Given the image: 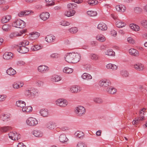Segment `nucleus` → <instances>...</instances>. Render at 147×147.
Returning <instances> with one entry per match:
<instances>
[{
    "mask_svg": "<svg viewBox=\"0 0 147 147\" xmlns=\"http://www.w3.org/2000/svg\"><path fill=\"white\" fill-rule=\"evenodd\" d=\"M26 24V23L23 21L18 19L13 21L12 26L16 27L22 28L25 27Z\"/></svg>",
    "mask_w": 147,
    "mask_h": 147,
    "instance_id": "obj_1",
    "label": "nucleus"
},
{
    "mask_svg": "<svg viewBox=\"0 0 147 147\" xmlns=\"http://www.w3.org/2000/svg\"><path fill=\"white\" fill-rule=\"evenodd\" d=\"M86 109L82 106H79L76 107L74 112L78 116H81L84 115L86 113Z\"/></svg>",
    "mask_w": 147,
    "mask_h": 147,
    "instance_id": "obj_2",
    "label": "nucleus"
},
{
    "mask_svg": "<svg viewBox=\"0 0 147 147\" xmlns=\"http://www.w3.org/2000/svg\"><path fill=\"white\" fill-rule=\"evenodd\" d=\"M27 124L30 126H35L38 124L37 120L33 117H29L26 120Z\"/></svg>",
    "mask_w": 147,
    "mask_h": 147,
    "instance_id": "obj_3",
    "label": "nucleus"
},
{
    "mask_svg": "<svg viewBox=\"0 0 147 147\" xmlns=\"http://www.w3.org/2000/svg\"><path fill=\"white\" fill-rule=\"evenodd\" d=\"M8 135L9 138L13 140H18L21 138L20 135L16 132H10L9 133Z\"/></svg>",
    "mask_w": 147,
    "mask_h": 147,
    "instance_id": "obj_4",
    "label": "nucleus"
},
{
    "mask_svg": "<svg viewBox=\"0 0 147 147\" xmlns=\"http://www.w3.org/2000/svg\"><path fill=\"white\" fill-rule=\"evenodd\" d=\"M56 105L61 107H65L67 104V101L63 98H60L57 99L56 101Z\"/></svg>",
    "mask_w": 147,
    "mask_h": 147,
    "instance_id": "obj_5",
    "label": "nucleus"
},
{
    "mask_svg": "<svg viewBox=\"0 0 147 147\" xmlns=\"http://www.w3.org/2000/svg\"><path fill=\"white\" fill-rule=\"evenodd\" d=\"M69 89L70 92L72 93H77L82 90V88L79 86L74 85L70 87Z\"/></svg>",
    "mask_w": 147,
    "mask_h": 147,
    "instance_id": "obj_6",
    "label": "nucleus"
},
{
    "mask_svg": "<svg viewBox=\"0 0 147 147\" xmlns=\"http://www.w3.org/2000/svg\"><path fill=\"white\" fill-rule=\"evenodd\" d=\"M25 31L24 30H22L19 32H13L11 33L9 35V37L11 38H13L21 36L23 33H25Z\"/></svg>",
    "mask_w": 147,
    "mask_h": 147,
    "instance_id": "obj_7",
    "label": "nucleus"
},
{
    "mask_svg": "<svg viewBox=\"0 0 147 147\" xmlns=\"http://www.w3.org/2000/svg\"><path fill=\"white\" fill-rule=\"evenodd\" d=\"M99 85L103 87H107L111 85V82L109 80L106 79L100 80L99 82Z\"/></svg>",
    "mask_w": 147,
    "mask_h": 147,
    "instance_id": "obj_8",
    "label": "nucleus"
},
{
    "mask_svg": "<svg viewBox=\"0 0 147 147\" xmlns=\"http://www.w3.org/2000/svg\"><path fill=\"white\" fill-rule=\"evenodd\" d=\"M57 126L56 123L52 121L49 122L46 125V127L48 129L50 130L53 129Z\"/></svg>",
    "mask_w": 147,
    "mask_h": 147,
    "instance_id": "obj_9",
    "label": "nucleus"
},
{
    "mask_svg": "<svg viewBox=\"0 0 147 147\" xmlns=\"http://www.w3.org/2000/svg\"><path fill=\"white\" fill-rule=\"evenodd\" d=\"M73 57L72 53H70L66 55L65 59L68 63H74Z\"/></svg>",
    "mask_w": 147,
    "mask_h": 147,
    "instance_id": "obj_10",
    "label": "nucleus"
},
{
    "mask_svg": "<svg viewBox=\"0 0 147 147\" xmlns=\"http://www.w3.org/2000/svg\"><path fill=\"white\" fill-rule=\"evenodd\" d=\"M74 63H76L78 62L81 59V55L80 54L77 53L72 52Z\"/></svg>",
    "mask_w": 147,
    "mask_h": 147,
    "instance_id": "obj_11",
    "label": "nucleus"
},
{
    "mask_svg": "<svg viewBox=\"0 0 147 147\" xmlns=\"http://www.w3.org/2000/svg\"><path fill=\"white\" fill-rule=\"evenodd\" d=\"M3 57L5 60H9L13 58V54L10 52H5L4 54Z\"/></svg>",
    "mask_w": 147,
    "mask_h": 147,
    "instance_id": "obj_12",
    "label": "nucleus"
},
{
    "mask_svg": "<svg viewBox=\"0 0 147 147\" xmlns=\"http://www.w3.org/2000/svg\"><path fill=\"white\" fill-rule=\"evenodd\" d=\"M39 36L40 34L36 32H31L29 34L30 39L32 40L37 39Z\"/></svg>",
    "mask_w": 147,
    "mask_h": 147,
    "instance_id": "obj_13",
    "label": "nucleus"
},
{
    "mask_svg": "<svg viewBox=\"0 0 147 147\" xmlns=\"http://www.w3.org/2000/svg\"><path fill=\"white\" fill-rule=\"evenodd\" d=\"M40 18L45 21L47 20L49 17L50 14L48 12H42L40 15Z\"/></svg>",
    "mask_w": 147,
    "mask_h": 147,
    "instance_id": "obj_14",
    "label": "nucleus"
},
{
    "mask_svg": "<svg viewBox=\"0 0 147 147\" xmlns=\"http://www.w3.org/2000/svg\"><path fill=\"white\" fill-rule=\"evenodd\" d=\"M55 39V37L52 34L47 35L45 38L46 41L48 43H51L54 42Z\"/></svg>",
    "mask_w": 147,
    "mask_h": 147,
    "instance_id": "obj_15",
    "label": "nucleus"
},
{
    "mask_svg": "<svg viewBox=\"0 0 147 147\" xmlns=\"http://www.w3.org/2000/svg\"><path fill=\"white\" fill-rule=\"evenodd\" d=\"M17 50L18 52L23 54L27 53L29 51L28 48L24 46L18 47Z\"/></svg>",
    "mask_w": 147,
    "mask_h": 147,
    "instance_id": "obj_16",
    "label": "nucleus"
},
{
    "mask_svg": "<svg viewBox=\"0 0 147 147\" xmlns=\"http://www.w3.org/2000/svg\"><path fill=\"white\" fill-rule=\"evenodd\" d=\"M98 28L102 31H105L107 30V25L102 22H100L98 25L97 26Z\"/></svg>",
    "mask_w": 147,
    "mask_h": 147,
    "instance_id": "obj_17",
    "label": "nucleus"
},
{
    "mask_svg": "<svg viewBox=\"0 0 147 147\" xmlns=\"http://www.w3.org/2000/svg\"><path fill=\"white\" fill-rule=\"evenodd\" d=\"M134 68L136 70L140 71H142L144 69V65L141 63H137L134 65Z\"/></svg>",
    "mask_w": 147,
    "mask_h": 147,
    "instance_id": "obj_18",
    "label": "nucleus"
},
{
    "mask_svg": "<svg viewBox=\"0 0 147 147\" xmlns=\"http://www.w3.org/2000/svg\"><path fill=\"white\" fill-rule=\"evenodd\" d=\"M10 116L7 114H3L0 117L1 120L4 122H6L10 120Z\"/></svg>",
    "mask_w": 147,
    "mask_h": 147,
    "instance_id": "obj_19",
    "label": "nucleus"
},
{
    "mask_svg": "<svg viewBox=\"0 0 147 147\" xmlns=\"http://www.w3.org/2000/svg\"><path fill=\"white\" fill-rule=\"evenodd\" d=\"M38 70L39 72L44 73L48 70V67L45 65H41L38 67Z\"/></svg>",
    "mask_w": 147,
    "mask_h": 147,
    "instance_id": "obj_20",
    "label": "nucleus"
},
{
    "mask_svg": "<svg viewBox=\"0 0 147 147\" xmlns=\"http://www.w3.org/2000/svg\"><path fill=\"white\" fill-rule=\"evenodd\" d=\"M116 10L118 11L124 12L125 11L126 8L125 6L122 4L117 5L116 6Z\"/></svg>",
    "mask_w": 147,
    "mask_h": 147,
    "instance_id": "obj_21",
    "label": "nucleus"
},
{
    "mask_svg": "<svg viewBox=\"0 0 147 147\" xmlns=\"http://www.w3.org/2000/svg\"><path fill=\"white\" fill-rule=\"evenodd\" d=\"M40 113L43 117H47L49 115V112L47 109H41L40 111Z\"/></svg>",
    "mask_w": 147,
    "mask_h": 147,
    "instance_id": "obj_22",
    "label": "nucleus"
},
{
    "mask_svg": "<svg viewBox=\"0 0 147 147\" xmlns=\"http://www.w3.org/2000/svg\"><path fill=\"white\" fill-rule=\"evenodd\" d=\"M130 54L134 56H138L139 55V52L138 51L134 49H131L129 50Z\"/></svg>",
    "mask_w": 147,
    "mask_h": 147,
    "instance_id": "obj_23",
    "label": "nucleus"
},
{
    "mask_svg": "<svg viewBox=\"0 0 147 147\" xmlns=\"http://www.w3.org/2000/svg\"><path fill=\"white\" fill-rule=\"evenodd\" d=\"M96 38L97 40L100 42H104L106 40L105 37L102 34H98L96 36Z\"/></svg>",
    "mask_w": 147,
    "mask_h": 147,
    "instance_id": "obj_24",
    "label": "nucleus"
},
{
    "mask_svg": "<svg viewBox=\"0 0 147 147\" xmlns=\"http://www.w3.org/2000/svg\"><path fill=\"white\" fill-rule=\"evenodd\" d=\"M59 140L62 143H64L67 142L68 140L65 134H62L59 136Z\"/></svg>",
    "mask_w": 147,
    "mask_h": 147,
    "instance_id": "obj_25",
    "label": "nucleus"
},
{
    "mask_svg": "<svg viewBox=\"0 0 147 147\" xmlns=\"http://www.w3.org/2000/svg\"><path fill=\"white\" fill-rule=\"evenodd\" d=\"M82 78L85 80H89L92 79V76L90 74L85 73H84L82 76Z\"/></svg>",
    "mask_w": 147,
    "mask_h": 147,
    "instance_id": "obj_26",
    "label": "nucleus"
},
{
    "mask_svg": "<svg viewBox=\"0 0 147 147\" xmlns=\"http://www.w3.org/2000/svg\"><path fill=\"white\" fill-rule=\"evenodd\" d=\"M32 134L36 137H42L43 135L42 133L40 131L34 130L32 132Z\"/></svg>",
    "mask_w": 147,
    "mask_h": 147,
    "instance_id": "obj_27",
    "label": "nucleus"
},
{
    "mask_svg": "<svg viewBox=\"0 0 147 147\" xmlns=\"http://www.w3.org/2000/svg\"><path fill=\"white\" fill-rule=\"evenodd\" d=\"M11 18L10 15H7L3 17L1 20V22L3 23H5L8 22Z\"/></svg>",
    "mask_w": 147,
    "mask_h": 147,
    "instance_id": "obj_28",
    "label": "nucleus"
},
{
    "mask_svg": "<svg viewBox=\"0 0 147 147\" xmlns=\"http://www.w3.org/2000/svg\"><path fill=\"white\" fill-rule=\"evenodd\" d=\"M106 67L108 69H111L112 70H115L117 69V66L111 63H109L106 65Z\"/></svg>",
    "mask_w": 147,
    "mask_h": 147,
    "instance_id": "obj_29",
    "label": "nucleus"
},
{
    "mask_svg": "<svg viewBox=\"0 0 147 147\" xmlns=\"http://www.w3.org/2000/svg\"><path fill=\"white\" fill-rule=\"evenodd\" d=\"M7 74L10 76H13L16 74V71L11 67L9 68L6 71Z\"/></svg>",
    "mask_w": 147,
    "mask_h": 147,
    "instance_id": "obj_30",
    "label": "nucleus"
},
{
    "mask_svg": "<svg viewBox=\"0 0 147 147\" xmlns=\"http://www.w3.org/2000/svg\"><path fill=\"white\" fill-rule=\"evenodd\" d=\"M16 105L18 107H25L26 105L25 102L22 100H19L16 101Z\"/></svg>",
    "mask_w": 147,
    "mask_h": 147,
    "instance_id": "obj_31",
    "label": "nucleus"
},
{
    "mask_svg": "<svg viewBox=\"0 0 147 147\" xmlns=\"http://www.w3.org/2000/svg\"><path fill=\"white\" fill-rule=\"evenodd\" d=\"M130 26L131 29L135 31H139L140 29L139 26L134 24H130Z\"/></svg>",
    "mask_w": 147,
    "mask_h": 147,
    "instance_id": "obj_32",
    "label": "nucleus"
},
{
    "mask_svg": "<svg viewBox=\"0 0 147 147\" xmlns=\"http://www.w3.org/2000/svg\"><path fill=\"white\" fill-rule=\"evenodd\" d=\"M107 92L111 94H113L117 92V90L113 87H110L107 89Z\"/></svg>",
    "mask_w": 147,
    "mask_h": 147,
    "instance_id": "obj_33",
    "label": "nucleus"
},
{
    "mask_svg": "<svg viewBox=\"0 0 147 147\" xmlns=\"http://www.w3.org/2000/svg\"><path fill=\"white\" fill-rule=\"evenodd\" d=\"M42 48V46L41 44L36 45L32 46L31 48V49L33 51H37Z\"/></svg>",
    "mask_w": 147,
    "mask_h": 147,
    "instance_id": "obj_34",
    "label": "nucleus"
},
{
    "mask_svg": "<svg viewBox=\"0 0 147 147\" xmlns=\"http://www.w3.org/2000/svg\"><path fill=\"white\" fill-rule=\"evenodd\" d=\"M32 110V107L31 106L24 107L22 109V111L24 113H28L31 111Z\"/></svg>",
    "mask_w": 147,
    "mask_h": 147,
    "instance_id": "obj_35",
    "label": "nucleus"
},
{
    "mask_svg": "<svg viewBox=\"0 0 147 147\" xmlns=\"http://www.w3.org/2000/svg\"><path fill=\"white\" fill-rule=\"evenodd\" d=\"M76 13L75 10H70L65 12V15L67 17H70L73 16Z\"/></svg>",
    "mask_w": 147,
    "mask_h": 147,
    "instance_id": "obj_36",
    "label": "nucleus"
},
{
    "mask_svg": "<svg viewBox=\"0 0 147 147\" xmlns=\"http://www.w3.org/2000/svg\"><path fill=\"white\" fill-rule=\"evenodd\" d=\"M11 128L8 126H5L0 128V131L2 133H5L9 131Z\"/></svg>",
    "mask_w": 147,
    "mask_h": 147,
    "instance_id": "obj_37",
    "label": "nucleus"
},
{
    "mask_svg": "<svg viewBox=\"0 0 147 147\" xmlns=\"http://www.w3.org/2000/svg\"><path fill=\"white\" fill-rule=\"evenodd\" d=\"M87 15L90 17L95 16H97V13L96 11H87Z\"/></svg>",
    "mask_w": 147,
    "mask_h": 147,
    "instance_id": "obj_38",
    "label": "nucleus"
},
{
    "mask_svg": "<svg viewBox=\"0 0 147 147\" xmlns=\"http://www.w3.org/2000/svg\"><path fill=\"white\" fill-rule=\"evenodd\" d=\"M105 53L106 55L109 56H115V53L112 49H109L105 52Z\"/></svg>",
    "mask_w": 147,
    "mask_h": 147,
    "instance_id": "obj_39",
    "label": "nucleus"
},
{
    "mask_svg": "<svg viewBox=\"0 0 147 147\" xmlns=\"http://www.w3.org/2000/svg\"><path fill=\"white\" fill-rule=\"evenodd\" d=\"M52 81L53 82H57L60 81L61 80V77L58 75H55L53 76L51 78Z\"/></svg>",
    "mask_w": 147,
    "mask_h": 147,
    "instance_id": "obj_40",
    "label": "nucleus"
},
{
    "mask_svg": "<svg viewBox=\"0 0 147 147\" xmlns=\"http://www.w3.org/2000/svg\"><path fill=\"white\" fill-rule=\"evenodd\" d=\"M116 24L117 27L119 28H122L125 25V24L124 22H122L119 21L116 22Z\"/></svg>",
    "mask_w": 147,
    "mask_h": 147,
    "instance_id": "obj_41",
    "label": "nucleus"
},
{
    "mask_svg": "<svg viewBox=\"0 0 147 147\" xmlns=\"http://www.w3.org/2000/svg\"><path fill=\"white\" fill-rule=\"evenodd\" d=\"M73 71V69L67 67H65L63 70V72L66 74L71 73Z\"/></svg>",
    "mask_w": 147,
    "mask_h": 147,
    "instance_id": "obj_42",
    "label": "nucleus"
},
{
    "mask_svg": "<svg viewBox=\"0 0 147 147\" xmlns=\"http://www.w3.org/2000/svg\"><path fill=\"white\" fill-rule=\"evenodd\" d=\"M29 43V42L27 40H24L19 43V44L18 45V47H20H20H25L26 45H28Z\"/></svg>",
    "mask_w": 147,
    "mask_h": 147,
    "instance_id": "obj_43",
    "label": "nucleus"
},
{
    "mask_svg": "<svg viewBox=\"0 0 147 147\" xmlns=\"http://www.w3.org/2000/svg\"><path fill=\"white\" fill-rule=\"evenodd\" d=\"M75 135L79 138H81L84 136V133L82 131H78L75 132Z\"/></svg>",
    "mask_w": 147,
    "mask_h": 147,
    "instance_id": "obj_44",
    "label": "nucleus"
},
{
    "mask_svg": "<svg viewBox=\"0 0 147 147\" xmlns=\"http://www.w3.org/2000/svg\"><path fill=\"white\" fill-rule=\"evenodd\" d=\"M2 29L5 31H8L10 29V26L9 24H4L2 26Z\"/></svg>",
    "mask_w": 147,
    "mask_h": 147,
    "instance_id": "obj_45",
    "label": "nucleus"
},
{
    "mask_svg": "<svg viewBox=\"0 0 147 147\" xmlns=\"http://www.w3.org/2000/svg\"><path fill=\"white\" fill-rule=\"evenodd\" d=\"M141 25L145 28L147 29V20H143L140 22Z\"/></svg>",
    "mask_w": 147,
    "mask_h": 147,
    "instance_id": "obj_46",
    "label": "nucleus"
},
{
    "mask_svg": "<svg viewBox=\"0 0 147 147\" xmlns=\"http://www.w3.org/2000/svg\"><path fill=\"white\" fill-rule=\"evenodd\" d=\"M67 6L68 9H74L76 7L77 5L74 3H70L67 4Z\"/></svg>",
    "mask_w": 147,
    "mask_h": 147,
    "instance_id": "obj_47",
    "label": "nucleus"
},
{
    "mask_svg": "<svg viewBox=\"0 0 147 147\" xmlns=\"http://www.w3.org/2000/svg\"><path fill=\"white\" fill-rule=\"evenodd\" d=\"M69 30L71 33H75L78 31V29L77 28L74 27L70 28Z\"/></svg>",
    "mask_w": 147,
    "mask_h": 147,
    "instance_id": "obj_48",
    "label": "nucleus"
},
{
    "mask_svg": "<svg viewBox=\"0 0 147 147\" xmlns=\"http://www.w3.org/2000/svg\"><path fill=\"white\" fill-rule=\"evenodd\" d=\"M60 24L64 26H68L70 24V23L65 20H62L60 23Z\"/></svg>",
    "mask_w": 147,
    "mask_h": 147,
    "instance_id": "obj_49",
    "label": "nucleus"
},
{
    "mask_svg": "<svg viewBox=\"0 0 147 147\" xmlns=\"http://www.w3.org/2000/svg\"><path fill=\"white\" fill-rule=\"evenodd\" d=\"M88 3L91 5H94L98 3V1H88Z\"/></svg>",
    "mask_w": 147,
    "mask_h": 147,
    "instance_id": "obj_50",
    "label": "nucleus"
},
{
    "mask_svg": "<svg viewBox=\"0 0 147 147\" xmlns=\"http://www.w3.org/2000/svg\"><path fill=\"white\" fill-rule=\"evenodd\" d=\"M93 100L95 102L99 103H101L102 102V100L100 98L97 97L94 98Z\"/></svg>",
    "mask_w": 147,
    "mask_h": 147,
    "instance_id": "obj_51",
    "label": "nucleus"
},
{
    "mask_svg": "<svg viewBox=\"0 0 147 147\" xmlns=\"http://www.w3.org/2000/svg\"><path fill=\"white\" fill-rule=\"evenodd\" d=\"M121 74L123 77H127L129 76L128 73L125 70H122L121 71Z\"/></svg>",
    "mask_w": 147,
    "mask_h": 147,
    "instance_id": "obj_52",
    "label": "nucleus"
},
{
    "mask_svg": "<svg viewBox=\"0 0 147 147\" xmlns=\"http://www.w3.org/2000/svg\"><path fill=\"white\" fill-rule=\"evenodd\" d=\"M91 59L94 60H97L98 59V56L95 54H92L90 56Z\"/></svg>",
    "mask_w": 147,
    "mask_h": 147,
    "instance_id": "obj_53",
    "label": "nucleus"
},
{
    "mask_svg": "<svg viewBox=\"0 0 147 147\" xmlns=\"http://www.w3.org/2000/svg\"><path fill=\"white\" fill-rule=\"evenodd\" d=\"M127 41L129 43L132 44H134L135 42V40L132 38L131 37L127 38Z\"/></svg>",
    "mask_w": 147,
    "mask_h": 147,
    "instance_id": "obj_54",
    "label": "nucleus"
},
{
    "mask_svg": "<svg viewBox=\"0 0 147 147\" xmlns=\"http://www.w3.org/2000/svg\"><path fill=\"white\" fill-rule=\"evenodd\" d=\"M77 147H86V145L85 143L80 142L77 144Z\"/></svg>",
    "mask_w": 147,
    "mask_h": 147,
    "instance_id": "obj_55",
    "label": "nucleus"
},
{
    "mask_svg": "<svg viewBox=\"0 0 147 147\" xmlns=\"http://www.w3.org/2000/svg\"><path fill=\"white\" fill-rule=\"evenodd\" d=\"M44 82L41 80H37L36 82V85L38 86H40L43 85Z\"/></svg>",
    "mask_w": 147,
    "mask_h": 147,
    "instance_id": "obj_56",
    "label": "nucleus"
},
{
    "mask_svg": "<svg viewBox=\"0 0 147 147\" xmlns=\"http://www.w3.org/2000/svg\"><path fill=\"white\" fill-rule=\"evenodd\" d=\"M24 85V83L23 82H17V89H19L22 87Z\"/></svg>",
    "mask_w": 147,
    "mask_h": 147,
    "instance_id": "obj_57",
    "label": "nucleus"
},
{
    "mask_svg": "<svg viewBox=\"0 0 147 147\" xmlns=\"http://www.w3.org/2000/svg\"><path fill=\"white\" fill-rule=\"evenodd\" d=\"M47 1L46 2V5L47 6H49L54 5L55 3L53 1Z\"/></svg>",
    "mask_w": 147,
    "mask_h": 147,
    "instance_id": "obj_58",
    "label": "nucleus"
},
{
    "mask_svg": "<svg viewBox=\"0 0 147 147\" xmlns=\"http://www.w3.org/2000/svg\"><path fill=\"white\" fill-rule=\"evenodd\" d=\"M140 121V118L137 117L133 121L132 123L133 125L137 124L139 123Z\"/></svg>",
    "mask_w": 147,
    "mask_h": 147,
    "instance_id": "obj_59",
    "label": "nucleus"
},
{
    "mask_svg": "<svg viewBox=\"0 0 147 147\" xmlns=\"http://www.w3.org/2000/svg\"><path fill=\"white\" fill-rule=\"evenodd\" d=\"M50 57L53 58H56L59 57V55L57 53H54L50 55Z\"/></svg>",
    "mask_w": 147,
    "mask_h": 147,
    "instance_id": "obj_60",
    "label": "nucleus"
},
{
    "mask_svg": "<svg viewBox=\"0 0 147 147\" xmlns=\"http://www.w3.org/2000/svg\"><path fill=\"white\" fill-rule=\"evenodd\" d=\"M142 9L138 7H136L134 8V11L136 12L139 13L142 11Z\"/></svg>",
    "mask_w": 147,
    "mask_h": 147,
    "instance_id": "obj_61",
    "label": "nucleus"
},
{
    "mask_svg": "<svg viewBox=\"0 0 147 147\" xmlns=\"http://www.w3.org/2000/svg\"><path fill=\"white\" fill-rule=\"evenodd\" d=\"M6 96L5 95H0V102L4 101L6 99Z\"/></svg>",
    "mask_w": 147,
    "mask_h": 147,
    "instance_id": "obj_62",
    "label": "nucleus"
},
{
    "mask_svg": "<svg viewBox=\"0 0 147 147\" xmlns=\"http://www.w3.org/2000/svg\"><path fill=\"white\" fill-rule=\"evenodd\" d=\"M60 129L63 131H68L69 129L68 127L66 126L61 127Z\"/></svg>",
    "mask_w": 147,
    "mask_h": 147,
    "instance_id": "obj_63",
    "label": "nucleus"
},
{
    "mask_svg": "<svg viewBox=\"0 0 147 147\" xmlns=\"http://www.w3.org/2000/svg\"><path fill=\"white\" fill-rule=\"evenodd\" d=\"M16 64L18 65L21 66L24 65L25 64V63L22 61H18Z\"/></svg>",
    "mask_w": 147,
    "mask_h": 147,
    "instance_id": "obj_64",
    "label": "nucleus"
}]
</instances>
